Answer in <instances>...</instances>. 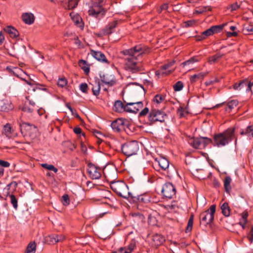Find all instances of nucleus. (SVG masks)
<instances>
[{
    "label": "nucleus",
    "mask_w": 253,
    "mask_h": 253,
    "mask_svg": "<svg viewBox=\"0 0 253 253\" xmlns=\"http://www.w3.org/2000/svg\"><path fill=\"white\" fill-rule=\"evenodd\" d=\"M150 50L148 46L144 44H138L122 51V54L127 56L125 58L126 68L133 73L139 71L140 69L138 60L143 54L149 53Z\"/></svg>",
    "instance_id": "obj_1"
},
{
    "label": "nucleus",
    "mask_w": 253,
    "mask_h": 253,
    "mask_svg": "<svg viewBox=\"0 0 253 253\" xmlns=\"http://www.w3.org/2000/svg\"><path fill=\"white\" fill-rule=\"evenodd\" d=\"M147 116V123L152 125L156 122L164 123L168 117L167 114L163 110L155 108H152L150 110L148 108L145 107L139 113V118L142 119Z\"/></svg>",
    "instance_id": "obj_2"
},
{
    "label": "nucleus",
    "mask_w": 253,
    "mask_h": 253,
    "mask_svg": "<svg viewBox=\"0 0 253 253\" xmlns=\"http://www.w3.org/2000/svg\"><path fill=\"white\" fill-rule=\"evenodd\" d=\"M235 128L231 127L222 132L214 134L213 137V145L218 147H223L228 145L235 138V145H237V138L235 137Z\"/></svg>",
    "instance_id": "obj_3"
},
{
    "label": "nucleus",
    "mask_w": 253,
    "mask_h": 253,
    "mask_svg": "<svg viewBox=\"0 0 253 253\" xmlns=\"http://www.w3.org/2000/svg\"><path fill=\"white\" fill-rule=\"evenodd\" d=\"M110 187L111 189L119 196L125 199L129 197L130 193L128 191V186L124 182L117 181L111 182Z\"/></svg>",
    "instance_id": "obj_4"
},
{
    "label": "nucleus",
    "mask_w": 253,
    "mask_h": 253,
    "mask_svg": "<svg viewBox=\"0 0 253 253\" xmlns=\"http://www.w3.org/2000/svg\"><path fill=\"white\" fill-rule=\"evenodd\" d=\"M216 205H211L209 209L202 212L200 215V224L206 227L211 225L213 221Z\"/></svg>",
    "instance_id": "obj_5"
},
{
    "label": "nucleus",
    "mask_w": 253,
    "mask_h": 253,
    "mask_svg": "<svg viewBox=\"0 0 253 253\" xmlns=\"http://www.w3.org/2000/svg\"><path fill=\"white\" fill-rule=\"evenodd\" d=\"M139 150V144L136 141L127 142L122 146V153L127 157L136 155Z\"/></svg>",
    "instance_id": "obj_6"
},
{
    "label": "nucleus",
    "mask_w": 253,
    "mask_h": 253,
    "mask_svg": "<svg viewBox=\"0 0 253 253\" xmlns=\"http://www.w3.org/2000/svg\"><path fill=\"white\" fill-rule=\"evenodd\" d=\"M17 186V183L16 181H12L7 185L6 187L4 190H6V196H9L10 198V202L15 209H17L18 207L17 199L13 194H10V193H13L16 189Z\"/></svg>",
    "instance_id": "obj_7"
},
{
    "label": "nucleus",
    "mask_w": 253,
    "mask_h": 253,
    "mask_svg": "<svg viewBox=\"0 0 253 253\" xmlns=\"http://www.w3.org/2000/svg\"><path fill=\"white\" fill-rule=\"evenodd\" d=\"M129 122L126 119L119 118L114 121L111 124L113 130L116 132H120L125 130L126 127H128Z\"/></svg>",
    "instance_id": "obj_8"
},
{
    "label": "nucleus",
    "mask_w": 253,
    "mask_h": 253,
    "mask_svg": "<svg viewBox=\"0 0 253 253\" xmlns=\"http://www.w3.org/2000/svg\"><path fill=\"white\" fill-rule=\"evenodd\" d=\"M87 166V172L91 179H98L101 177L102 169L100 167L92 163H89Z\"/></svg>",
    "instance_id": "obj_9"
},
{
    "label": "nucleus",
    "mask_w": 253,
    "mask_h": 253,
    "mask_svg": "<svg viewBox=\"0 0 253 253\" xmlns=\"http://www.w3.org/2000/svg\"><path fill=\"white\" fill-rule=\"evenodd\" d=\"M176 192L175 186L170 182L166 183L162 189L163 195L168 199H172L175 195Z\"/></svg>",
    "instance_id": "obj_10"
},
{
    "label": "nucleus",
    "mask_w": 253,
    "mask_h": 253,
    "mask_svg": "<svg viewBox=\"0 0 253 253\" xmlns=\"http://www.w3.org/2000/svg\"><path fill=\"white\" fill-rule=\"evenodd\" d=\"M118 20H115L110 22L104 28L97 33L96 36L98 37H102L104 36L111 34L114 32V30L118 26Z\"/></svg>",
    "instance_id": "obj_11"
},
{
    "label": "nucleus",
    "mask_w": 253,
    "mask_h": 253,
    "mask_svg": "<svg viewBox=\"0 0 253 253\" xmlns=\"http://www.w3.org/2000/svg\"><path fill=\"white\" fill-rule=\"evenodd\" d=\"M107 10V9L104 8L97 4L96 3L94 2L92 7L89 9L88 12L89 15L97 18L99 14H101L102 16H104Z\"/></svg>",
    "instance_id": "obj_12"
},
{
    "label": "nucleus",
    "mask_w": 253,
    "mask_h": 253,
    "mask_svg": "<svg viewBox=\"0 0 253 253\" xmlns=\"http://www.w3.org/2000/svg\"><path fill=\"white\" fill-rule=\"evenodd\" d=\"M138 242L135 239H132L127 246L120 248L118 252H113L111 253H132L136 249Z\"/></svg>",
    "instance_id": "obj_13"
},
{
    "label": "nucleus",
    "mask_w": 253,
    "mask_h": 253,
    "mask_svg": "<svg viewBox=\"0 0 253 253\" xmlns=\"http://www.w3.org/2000/svg\"><path fill=\"white\" fill-rule=\"evenodd\" d=\"M65 239V236L61 234H52L46 236L44 239L45 242L50 245H53L58 242H63Z\"/></svg>",
    "instance_id": "obj_14"
},
{
    "label": "nucleus",
    "mask_w": 253,
    "mask_h": 253,
    "mask_svg": "<svg viewBox=\"0 0 253 253\" xmlns=\"http://www.w3.org/2000/svg\"><path fill=\"white\" fill-rule=\"evenodd\" d=\"M20 130L24 135H30L32 132L36 131L37 128L33 124L23 122L20 124Z\"/></svg>",
    "instance_id": "obj_15"
},
{
    "label": "nucleus",
    "mask_w": 253,
    "mask_h": 253,
    "mask_svg": "<svg viewBox=\"0 0 253 253\" xmlns=\"http://www.w3.org/2000/svg\"><path fill=\"white\" fill-rule=\"evenodd\" d=\"M143 107V103L142 101L135 102H129L126 103V112L129 113H137Z\"/></svg>",
    "instance_id": "obj_16"
},
{
    "label": "nucleus",
    "mask_w": 253,
    "mask_h": 253,
    "mask_svg": "<svg viewBox=\"0 0 253 253\" xmlns=\"http://www.w3.org/2000/svg\"><path fill=\"white\" fill-rule=\"evenodd\" d=\"M224 24L214 25L210 27L209 29L206 30L202 33V35L208 37L212 36L214 34L220 33L224 26Z\"/></svg>",
    "instance_id": "obj_17"
},
{
    "label": "nucleus",
    "mask_w": 253,
    "mask_h": 253,
    "mask_svg": "<svg viewBox=\"0 0 253 253\" xmlns=\"http://www.w3.org/2000/svg\"><path fill=\"white\" fill-rule=\"evenodd\" d=\"M155 167H157L158 165L162 170H166L168 169L169 167V161L168 159L164 157H160L159 158H156L155 160Z\"/></svg>",
    "instance_id": "obj_18"
},
{
    "label": "nucleus",
    "mask_w": 253,
    "mask_h": 253,
    "mask_svg": "<svg viewBox=\"0 0 253 253\" xmlns=\"http://www.w3.org/2000/svg\"><path fill=\"white\" fill-rule=\"evenodd\" d=\"M101 81L109 86H113L116 83V80L114 76L108 74L100 76Z\"/></svg>",
    "instance_id": "obj_19"
},
{
    "label": "nucleus",
    "mask_w": 253,
    "mask_h": 253,
    "mask_svg": "<svg viewBox=\"0 0 253 253\" xmlns=\"http://www.w3.org/2000/svg\"><path fill=\"white\" fill-rule=\"evenodd\" d=\"M151 240L152 246L158 247L163 244L165 241V239L162 235L155 234L152 236Z\"/></svg>",
    "instance_id": "obj_20"
},
{
    "label": "nucleus",
    "mask_w": 253,
    "mask_h": 253,
    "mask_svg": "<svg viewBox=\"0 0 253 253\" xmlns=\"http://www.w3.org/2000/svg\"><path fill=\"white\" fill-rule=\"evenodd\" d=\"M70 16L77 26L81 28H84V24L82 18L78 14L72 12L70 13Z\"/></svg>",
    "instance_id": "obj_21"
},
{
    "label": "nucleus",
    "mask_w": 253,
    "mask_h": 253,
    "mask_svg": "<svg viewBox=\"0 0 253 253\" xmlns=\"http://www.w3.org/2000/svg\"><path fill=\"white\" fill-rule=\"evenodd\" d=\"M13 109V106L9 101L6 99H0V111L8 112Z\"/></svg>",
    "instance_id": "obj_22"
},
{
    "label": "nucleus",
    "mask_w": 253,
    "mask_h": 253,
    "mask_svg": "<svg viewBox=\"0 0 253 253\" xmlns=\"http://www.w3.org/2000/svg\"><path fill=\"white\" fill-rule=\"evenodd\" d=\"M91 54L92 56L99 61L104 63H108V60L105 55L99 51L91 50Z\"/></svg>",
    "instance_id": "obj_23"
},
{
    "label": "nucleus",
    "mask_w": 253,
    "mask_h": 253,
    "mask_svg": "<svg viewBox=\"0 0 253 253\" xmlns=\"http://www.w3.org/2000/svg\"><path fill=\"white\" fill-rule=\"evenodd\" d=\"M189 144L195 149H200L202 148V140L201 137L198 138H191L188 140Z\"/></svg>",
    "instance_id": "obj_24"
},
{
    "label": "nucleus",
    "mask_w": 253,
    "mask_h": 253,
    "mask_svg": "<svg viewBox=\"0 0 253 253\" xmlns=\"http://www.w3.org/2000/svg\"><path fill=\"white\" fill-rule=\"evenodd\" d=\"M22 19L23 22L27 24H33L35 20L34 15L31 13H24L22 15Z\"/></svg>",
    "instance_id": "obj_25"
},
{
    "label": "nucleus",
    "mask_w": 253,
    "mask_h": 253,
    "mask_svg": "<svg viewBox=\"0 0 253 253\" xmlns=\"http://www.w3.org/2000/svg\"><path fill=\"white\" fill-rule=\"evenodd\" d=\"M89 84L92 86L91 90L93 94L96 96H98L100 93V84L99 80L98 78H97L95 80L94 84L90 83Z\"/></svg>",
    "instance_id": "obj_26"
},
{
    "label": "nucleus",
    "mask_w": 253,
    "mask_h": 253,
    "mask_svg": "<svg viewBox=\"0 0 253 253\" xmlns=\"http://www.w3.org/2000/svg\"><path fill=\"white\" fill-rule=\"evenodd\" d=\"M126 103L125 105L121 100H117L115 102L114 108L116 112H126Z\"/></svg>",
    "instance_id": "obj_27"
},
{
    "label": "nucleus",
    "mask_w": 253,
    "mask_h": 253,
    "mask_svg": "<svg viewBox=\"0 0 253 253\" xmlns=\"http://www.w3.org/2000/svg\"><path fill=\"white\" fill-rule=\"evenodd\" d=\"M4 31L7 33L12 38H15L19 36L18 31L12 26L6 27L4 28Z\"/></svg>",
    "instance_id": "obj_28"
},
{
    "label": "nucleus",
    "mask_w": 253,
    "mask_h": 253,
    "mask_svg": "<svg viewBox=\"0 0 253 253\" xmlns=\"http://www.w3.org/2000/svg\"><path fill=\"white\" fill-rule=\"evenodd\" d=\"M137 200L138 206L143 204L148 203L150 202V197L147 194H142L137 196Z\"/></svg>",
    "instance_id": "obj_29"
},
{
    "label": "nucleus",
    "mask_w": 253,
    "mask_h": 253,
    "mask_svg": "<svg viewBox=\"0 0 253 253\" xmlns=\"http://www.w3.org/2000/svg\"><path fill=\"white\" fill-rule=\"evenodd\" d=\"M241 85V89L246 87V91L249 92L251 90V88L253 86V82H249L248 79H244L240 81Z\"/></svg>",
    "instance_id": "obj_30"
},
{
    "label": "nucleus",
    "mask_w": 253,
    "mask_h": 253,
    "mask_svg": "<svg viewBox=\"0 0 253 253\" xmlns=\"http://www.w3.org/2000/svg\"><path fill=\"white\" fill-rule=\"evenodd\" d=\"M12 131L11 125L9 124H6L3 126L2 133L10 138L13 136Z\"/></svg>",
    "instance_id": "obj_31"
},
{
    "label": "nucleus",
    "mask_w": 253,
    "mask_h": 253,
    "mask_svg": "<svg viewBox=\"0 0 253 253\" xmlns=\"http://www.w3.org/2000/svg\"><path fill=\"white\" fill-rule=\"evenodd\" d=\"M240 134L241 135H245L248 137H253V125L248 126L245 129H241Z\"/></svg>",
    "instance_id": "obj_32"
},
{
    "label": "nucleus",
    "mask_w": 253,
    "mask_h": 253,
    "mask_svg": "<svg viewBox=\"0 0 253 253\" xmlns=\"http://www.w3.org/2000/svg\"><path fill=\"white\" fill-rule=\"evenodd\" d=\"M79 66L81 68L84 70L85 75H87L89 72V66L87 64L86 61L83 59H81L78 62Z\"/></svg>",
    "instance_id": "obj_33"
},
{
    "label": "nucleus",
    "mask_w": 253,
    "mask_h": 253,
    "mask_svg": "<svg viewBox=\"0 0 253 253\" xmlns=\"http://www.w3.org/2000/svg\"><path fill=\"white\" fill-rule=\"evenodd\" d=\"M207 73L205 72H200L198 74H195L191 76L190 80L191 83H194L197 81L203 79L206 75Z\"/></svg>",
    "instance_id": "obj_34"
},
{
    "label": "nucleus",
    "mask_w": 253,
    "mask_h": 253,
    "mask_svg": "<svg viewBox=\"0 0 253 253\" xmlns=\"http://www.w3.org/2000/svg\"><path fill=\"white\" fill-rule=\"evenodd\" d=\"M222 213L226 217H228L230 214V208L229 204L227 202L224 203L221 206Z\"/></svg>",
    "instance_id": "obj_35"
},
{
    "label": "nucleus",
    "mask_w": 253,
    "mask_h": 253,
    "mask_svg": "<svg viewBox=\"0 0 253 253\" xmlns=\"http://www.w3.org/2000/svg\"><path fill=\"white\" fill-rule=\"evenodd\" d=\"M174 69L164 71L163 70L161 69V67H160V69L158 70L155 71V75L158 77H159L160 76L165 77L171 74L174 71Z\"/></svg>",
    "instance_id": "obj_36"
},
{
    "label": "nucleus",
    "mask_w": 253,
    "mask_h": 253,
    "mask_svg": "<svg viewBox=\"0 0 253 253\" xmlns=\"http://www.w3.org/2000/svg\"><path fill=\"white\" fill-rule=\"evenodd\" d=\"M103 172L106 178H109L112 177V178H115L116 176L117 173L116 170H115V169H112L113 175H112V174L110 173V170L108 168H105L104 169Z\"/></svg>",
    "instance_id": "obj_37"
},
{
    "label": "nucleus",
    "mask_w": 253,
    "mask_h": 253,
    "mask_svg": "<svg viewBox=\"0 0 253 253\" xmlns=\"http://www.w3.org/2000/svg\"><path fill=\"white\" fill-rule=\"evenodd\" d=\"M36 244L35 242H30L27 246L25 253H35Z\"/></svg>",
    "instance_id": "obj_38"
},
{
    "label": "nucleus",
    "mask_w": 253,
    "mask_h": 253,
    "mask_svg": "<svg viewBox=\"0 0 253 253\" xmlns=\"http://www.w3.org/2000/svg\"><path fill=\"white\" fill-rule=\"evenodd\" d=\"M231 181V179L230 176H226L224 180V186L226 192H229L230 190L231 189V187L230 186V183Z\"/></svg>",
    "instance_id": "obj_39"
},
{
    "label": "nucleus",
    "mask_w": 253,
    "mask_h": 253,
    "mask_svg": "<svg viewBox=\"0 0 253 253\" xmlns=\"http://www.w3.org/2000/svg\"><path fill=\"white\" fill-rule=\"evenodd\" d=\"M202 140V147L205 148L209 144L212 143L213 144V140L207 137H201Z\"/></svg>",
    "instance_id": "obj_40"
},
{
    "label": "nucleus",
    "mask_w": 253,
    "mask_h": 253,
    "mask_svg": "<svg viewBox=\"0 0 253 253\" xmlns=\"http://www.w3.org/2000/svg\"><path fill=\"white\" fill-rule=\"evenodd\" d=\"M194 215L191 214L188 220L187 226L185 230L186 233L190 232L192 229L193 224Z\"/></svg>",
    "instance_id": "obj_41"
},
{
    "label": "nucleus",
    "mask_w": 253,
    "mask_h": 253,
    "mask_svg": "<svg viewBox=\"0 0 253 253\" xmlns=\"http://www.w3.org/2000/svg\"><path fill=\"white\" fill-rule=\"evenodd\" d=\"M165 95L158 94L154 96L153 101L157 104H160V103L162 102L164 100H165Z\"/></svg>",
    "instance_id": "obj_42"
},
{
    "label": "nucleus",
    "mask_w": 253,
    "mask_h": 253,
    "mask_svg": "<svg viewBox=\"0 0 253 253\" xmlns=\"http://www.w3.org/2000/svg\"><path fill=\"white\" fill-rule=\"evenodd\" d=\"M41 166L42 168H43L45 169H47L48 170H52L55 173H57L58 171V169L52 165H48L46 163H45V164H42L41 165Z\"/></svg>",
    "instance_id": "obj_43"
},
{
    "label": "nucleus",
    "mask_w": 253,
    "mask_h": 253,
    "mask_svg": "<svg viewBox=\"0 0 253 253\" xmlns=\"http://www.w3.org/2000/svg\"><path fill=\"white\" fill-rule=\"evenodd\" d=\"M238 103L239 101L237 100L234 99L229 101L227 104V106L230 110H232L238 105Z\"/></svg>",
    "instance_id": "obj_44"
},
{
    "label": "nucleus",
    "mask_w": 253,
    "mask_h": 253,
    "mask_svg": "<svg viewBox=\"0 0 253 253\" xmlns=\"http://www.w3.org/2000/svg\"><path fill=\"white\" fill-rule=\"evenodd\" d=\"M79 0H69L68 1V9H73L76 8L78 4Z\"/></svg>",
    "instance_id": "obj_45"
},
{
    "label": "nucleus",
    "mask_w": 253,
    "mask_h": 253,
    "mask_svg": "<svg viewBox=\"0 0 253 253\" xmlns=\"http://www.w3.org/2000/svg\"><path fill=\"white\" fill-rule=\"evenodd\" d=\"M175 61L172 60L168 63L165 64L161 66H160L161 69L163 70L164 71H166L170 70L169 68L172 67L175 63Z\"/></svg>",
    "instance_id": "obj_46"
},
{
    "label": "nucleus",
    "mask_w": 253,
    "mask_h": 253,
    "mask_svg": "<svg viewBox=\"0 0 253 253\" xmlns=\"http://www.w3.org/2000/svg\"><path fill=\"white\" fill-rule=\"evenodd\" d=\"M183 87V84L181 81L177 82L173 86L175 91H179L182 89Z\"/></svg>",
    "instance_id": "obj_47"
},
{
    "label": "nucleus",
    "mask_w": 253,
    "mask_h": 253,
    "mask_svg": "<svg viewBox=\"0 0 253 253\" xmlns=\"http://www.w3.org/2000/svg\"><path fill=\"white\" fill-rule=\"evenodd\" d=\"M199 59H198V57H193L189 59V60L183 62L181 65L183 66V67H184L185 66L187 65H189L190 64L193 63L194 62H198Z\"/></svg>",
    "instance_id": "obj_48"
},
{
    "label": "nucleus",
    "mask_w": 253,
    "mask_h": 253,
    "mask_svg": "<svg viewBox=\"0 0 253 253\" xmlns=\"http://www.w3.org/2000/svg\"><path fill=\"white\" fill-rule=\"evenodd\" d=\"M196 21L195 20H190L187 21H185L183 23V27L188 28L190 27H193L196 24Z\"/></svg>",
    "instance_id": "obj_49"
},
{
    "label": "nucleus",
    "mask_w": 253,
    "mask_h": 253,
    "mask_svg": "<svg viewBox=\"0 0 253 253\" xmlns=\"http://www.w3.org/2000/svg\"><path fill=\"white\" fill-rule=\"evenodd\" d=\"M62 203L64 206H67L70 204V199L68 195L64 194L62 197Z\"/></svg>",
    "instance_id": "obj_50"
},
{
    "label": "nucleus",
    "mask_w": 253,
    "mask_h": 253,
    "mask_svg": "<svg viewBox=\"0 0 253 253\" xmlns=\"http://www.w3.org/2000/svg\"><path fill=\"white\" fill-rule=\"evenodd\" d=\"M132 216L135 218L137 219H139L141 222H143L145 220V217L143 214L140 213L139 212H135L132 214Z\"/></svg>",
    "instance_id": "obj_51"
},
{
    "label": "nucleus",
    "mask_w": 253,
    "mask_h": 253,
    "mask_svg": "<svg viewBox=\"0 0 253 253\" xmlns=\"http://www.w3.org/2000/svg\"><path fill=\"white\" fill-rule=\"evenodd\" d=\"M67 84V81L65 78H60L58 80L57 84L61 87L65 86Z\"/></svg>",
    "instance_id": "obj_52"
},
{
    "label": "nucleus",
    "mask_w": 253,
    "mask_h": 253,
    "mask_svg": "<svg viewBox=\"0 0 253 253\" xmlns=\"http://www.w3.org/2000/svg\"><path fill=\"white\" fill-rule=\"evenodd\" d=\"M35 108L31 107V106H29L27 104H25V105L23 107L22 111L26 112L28 113H32L34 111Z\"/></svg>",
    "instance_id": "obj_53"
},
{
    "label": "nucleus",
    "mask_w": 253,
    "mask_h": 253,
    "mask_svg": "<svg viewBox=\"0 0 253 253\" xmlns=\"http://www.w3.org/2000/svg\"><path fill=\"white\" fill-rule=\"evenodd\" d=\"M88 88V85L86 83H82L80 85V90L84 93H87V89Z\"/></svg>",
    "instance_id": "obj_54"
},
{
    "label": "nucleus",
    "mask_w": 253,
    "mask_h": 253,
    "mask_svg": "<svg viewBox=\"0 0 253 253\" xmlns=\"http://www.w3.org/2000/svg\"><path fill=\"white\" fill-rule=\"evenodd\" d=\"M222 56H223V54H220L219 53H217V54L213 55L212 56H211L210 58V61L212 62H215L218 59L221 58Z\"/></svg>",
    "instance_id": "obj_55"
},
{
    "label": "nucleus",
    "mask_w": 253,
    "mask_h": 253,
    "mask_svg": "<svg viewBox=\"0 0 253 253\" xmlns=\"http://www.w3.org/2000/svg\"><path fill=\"white\" fill-rule=\"evenodd\" d=\"M247 238L250 241V243H252L253 242V225H252L250 231L248 234Z\"/></svg>",
    "instance_id": "obj_56"
},
{
    "label": "nucleus",
    "mask_w": 253,
    "mask_h": 253,
    "mask_svg": "<svg viewBox=\"0 0 253 253\" xmlns=\"http://www.w3.org/2000/svg\"><path fill=\"white\" fill-rule=\"evenodd\" d=\"M185 113V109L182 107H180L177 110V113L179 114L180 118L184 117Z\"/></svg>",
    "instance_id": "obj_57"
},
{
    "label": "nucleus",
    "mask_w": 253,
    "mask_h": 253,
    "mask_svg": "<svg viewBox=\"0 0 253 253\" xmlns=\"http://www.w3.org/2000/svg\"><path fill=\"white\" fill-rule=\"evenodd\" d=\"M242 218L240 220H242V221H248L247 218L248 217L249 214L248 212L247 211H245L241 214Z\"/></svg>",
    "instance_id": "obj_58"
},
{
    "label": "nucleus",
    "mask_w": 253,
    "mask_h": 253,
    "mask_svg": "<svg viewBox=\"0 0 253 253\" xmlns=\"http://www.w3.org/2000/svg\"><path fill=\"white\" fill-rule=\"evenodd\" d=\"M0 166L4 168H8L10 166V163L7 161L0 160Z\"/></svg>",
    "instance_id": "obj_59"
},
{
    "label": "nucleus",
    "mask_w": 253,
    "mask_h": 253,
    "mask_svg": "<svg viewBox=\"0 0 253 253\" xmlns=\"http://www.w3.org/2000/svg\"><path fill=\"white\" fill-rule=\"evenodd\" d=\"M239 7V5L237 2L234 3L230 5L231 11L236 10Z\"/></svg>",
    "instance_id": "obj_60"
},
{
    "label": "nucleus",
    "mask_w": 253,
    "mask_h": 253,
    "mask_svg": "<svg viewBox=\"0 0 253 253\" xmlns=\"http://www.w3.org/2000/svg\"><path fill=\"white\" fill-rule=\"evenodd\" d=\"M226 35L228 37H237L238 36V33L236 32H228L226 33Z\"/></svg>",
    "instance_id": "obj_61"
},
{
    "label": "nucleus",
    "mask_w": 253,
    "mask_h": 253,
    "mask_svg": "<svg viewBox=\"0 0 253 253\" xmlns=\"http://www.w3.org/2000/svg\"><path fill=\"white\" fill-rule=\"evenodd\" d=\"M241 85L240 82L236 83L233 85V88L235 90H240Z\"/></svg>",
    "instance_id": "obj_62"
},
{
    "label": "nucleus",
    "mask_w": 253,
    "mask_h": 253,
    "mask_svg": "<svg viewBox=\"0 0 253 253\" xmlns=\"http://www.w3.org/2000/svg\"><path fill=\"white\" fill-rule=\"evenodd\" d=\"M73 130L74 132L77 134H81L82 133V129L80 127H75Z\"/></svg>",
    "instance_id": "obj_63"
},
{
    "label": "nucleus",
    "mask_w": 253,
    "mask_h": 253,
    "mask_svg": "<svg viewBox=\"0 0 253 253\" xmlns=\"http://www.w3.org/2000/svg\"><path fill=\"white\" fill-rule=\"evenodd\" d=\"M245 30L248 32H253V26L248 25L245 28Z\"/></svg>",
    "instance_id": "obj_64"
}]
</instances>
